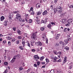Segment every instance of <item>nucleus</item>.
<instances>
[{"label":"nucleus","instance_id":"nucleus-1","mask_svg":"<svg viewBox=\"0 0 73 73\" xmlns=\"http://www.w3.org/2000/svg\"><path fill=\"white\" fill-rule=\"evenodd\" d=\"M37 32H36L35 33H33L32 34L31 38L33 40H36L37 39V37L36 36Z\"/></svg>","mask_w":73,"mask_h":73},{"label":"nucleus","instance_id":"nucleus-2","mask_svg":"<svg viewBox=\"0 0 73 73\" xmlns=\"http://www.w3.org/2000/svg\"><path fill=\"white\" fill-rule=\"evenodd\" d=\"M67 37L68 38L64 40V42H66V44L68 43V41L71 40V38H70V35H68Z\"/></svg>","mask_w":73,"mask_h":73},{"label":"nucleus","instance_id":"nucleus-3","mask_svg":"<svg viewBox=\"0 0 73 73\" xmlns=\"http://www.w3.org/2000/svg\"><path fill=\"white\" fill-rule=\"evenodd\" d=\"M16 19H20L21 17V15L17 13L16 15Z\"/></svg>","mask_w":73,"mask_h":73},{"label":"nucleus","instance_id":"nucleus-4","mask_svg":"<svg viewBox=\"0 0 73 73\" xmlns=\"http://www.w3.org/2000/svg\"><path fill=\"white\" fill-rule=\"evenodd\" d=\"M36 45H37V46H41L42 45V43L39 41L38 42H36Z\"/></svg>","mask_w":73,"mask_h":73},{"label":"nucleus","instance_id":"nucleus-5","mask_svg":"<svg viewBox=\"0 0 73 73\" xmlns=\"http://www.w3.org/2000/svg\"><path fill=\"white\" fill-rule=\"evenodd\" d=\"M34 58L35 59L36 61H37L38 60V59L40 58V57L37 55H35L34 56Z\"/></svg>","mask_w":73,"mask_h":73},{"label":"nucleus","instance_id":"nucleus-6","mask_svg":"<svg viewBox=\"0 0 73 73\" xmlns=\"http://www.w3.org/2000/svg\"><path fill=\"white\" fill-rule=\"evenodd\" d=\"M47 14H48V13L47 12V11H46V10L44 11L42 13V15L44 16L46 15Z\"/></svg>","mask_w":73,"mask_h":73},{"label":"nucleus","instance_id":"nucleus-7","mask_svg":"<svg viewBox=\"0 0 73 73\" xmlns=\"http://www.w3.org/2000/svg\"><path fill=\"white\" fill-rule=\"evenodd\" d=\"M60 36V35L58 34H57L56 35L55 37L56 40H58V38H59Z\"/></svg>","mask_w":73,"mask_h":73},{"label":"nucleus","instance_id":"nucleus-8","mask_svg":"<svg viewBox=\"0 0 73 73\" xmlns=\"http://www.w3.org/2000/svg\"><path fill=\"white\" fill-rule=\"evenodd\" d=\"M67 21L68 23H69L70 24L72 23V22H73V19H69Z\"/></svg>","mask_w":73,"mask_h":73},{"label":"nucleus","instance_id":"nucleus-9","mask_svg":"<svg viewBox=\"0 0 73 73\" xmlns=\"http://www.w3.org/2000/svg\"><path fill=\"white\" fill-rule=\"evenodd\" d=\"M57 11L58 12H59L60 13H61V12L62 11V8L61 7L60 9H57Z\"/></svg>","mask_w":73,"mask_h":73},{"label":"nucleus","instance_id":"nucleus-10","mask_svg":"<svg viewBox=\"0 0 73 73\" xmlns=\"http://www.w3.org/2000/svg\"><path fill=\"white\" fill-rule=\"evenodd\" d=\"M25 40L24 39L23 40L22 44L24 47L25 46Z\"/></svg>","mask_w":73,"mask_h":73},{"label":"nucleus","instance_id":"nucleus-11","mask_svg":"<svg viewBox=\"0 0 73 73\" xmlns=\"http://www.w3.org/2000/svg\"><path fill=\"white\" fill-rule=\"evenodd\" d=\"M66 59H67V57H66V56L64 57V60L63 61V63H65V62H66V61H67V60H66Z\"/></svg>","mask_w":73,"mask_h":73},{"label":"nucleus","instance_id":"nucleus-12","mask_svg":"<svg viewBox=\"0 0 73 73\" xmlns=\"http://www.w3.org/2000/svg\"><path fill=\"white\" fill-rule=\"evenodd\" d=\"M8 21H5L4 24L5 26L6 27L7 26V25H8Z\"/></svg>","mask_w":73,"mask_h":73},{"label":"nucleus","instance_id":"nucleus-13","mask_svg":"<svg viewBox=\"0 0 73 73\" xmlns=\"http://www.w3.org/2000/svg\"><path fill=\"white\" fill-rule=\"evenodd\" d=\"M19 21L21 22L22 23H23V22H24V21H25L24 19H21L20 18L19 19Z\"/></svg>","mask_w":73,"mask_h":73},{"label":"nucleus","instance_id":"nucleus-14","mask_svg":"<svg viewBox=\"0 0 73 73\" xmlns=\"http://www.w3.org/2000/svg\"><path fill=\"white\" fill-rule=\"evenodd\" d=\"M19 56H20L19 54L17 55L16 56H14L13 58H14L16 60V58H18L19 57Z\"/></svg>","mask_w":73,"mask_h":73},{"label":"nucleus","instance_id":"nucleus-15","mask_svg":"<svg viewBox=\"0 0 73 73\" xmlns=\"http://www.w3.org/2000/svg\"><path fill=\"white\" fill-rule=\"evenodd\" d=\"M15 60H16V59L13 58L12 60H11V62L13 63V62H14V61H15Z\"/></svg>","mask_w":73,"mask_h":73},{"label":"nucleus","instance_id":"nucleus-16","mask_svg":"<svg viewBox=\"0 0 73 73\" xmlns=\"http://www.w3.org/2000/svg\"><path fill=\"white\" fill-rule=\"evenodd\" d=\"M54 14H55L56 12H57V9H56V8H54Z\"/></svg>","mask_w":73,"mask_h":73},{"label":"nucleus","instance_id":"nucleus-17","mask_svg":"<svg viewBox=\"0 0 73 73\" xmlns=\"http://www.w3.org/2000/svg\"><path fill=\"white\" fill-rule=\"evenodd\" d=\"M36 7L37 8H39L40 7V4L38 3L36 5Z\"/></svg>","mask_w":73,"mask_h":73},{"label":"nucleus","instance_id":"nucleus-18","mask_svg":"<svg viewBox=\"0 0 73 73\" xmlns=\"http://www.w3.org/2000/svg\"><path fill=\"white\" fill-rule=\"evenodd\" d=\"M66 21H67L66 19H63L62 21V23H64H64H65L66 22Z\"/></svg>","mask_w":73,"mask_h":73},{"label":"nucleus","instance_id":"nucleus-19","mask_svg":"<svg viewBox=\"0 0 73 73\" xmlns=\"http://www.w3.org/2000/svg\"><path fill=\"white\" fill-rule=\"evenodd\" d=\"M17 32L19 35H21V32L19 30H17Z\"/></svg>","mask_w":73,"mask_h":73},{"label":"nucleus","instance_id":"nucleus-20","mask_svg":"<svg viewBox=\"0 0 73 73\" xmlns=\"http://www.w3.org/2000/svg\"><path fill=\"white\" fill-rule=\"evenodd\" d=\"M51 27H52V25L50 24H48L47 26V28H49L50 29L51 28Z\"/></svg>","mask_w":73,"mask_h":73},{"label":"nucleus","instance_id":"nucleus-21","mask_svg":"<svg viewBox=\"0 0 73 73\" xmlns=\"http://www.w3.org/2000/svg\"><path fill=\"white\" fill-rule=\"evenodd\" d=\"M19 48L21 50H23L24 49V48L21 46H19Z\"/></svg>","mask_w":73,"mask_h":73},{"label":"nucleus","instance_id":"nucleus-22","mask_svg":"<svg viewBox=\"0 0 73 73\" xmlns=\"http://www.w3.org/2000/svg\"><path fill=\"white\" fill-rule=\"evenodd\" d=\"M65 25V26H66V27H68V26H70V23H68L66 24Z\"/></svg>","mask_w":73,"mask_h":73},{"label":"nucleus","instance_id":"nucleus-23","mask_svg":"<svg viewBox=\"0 0 73 73\" xmlns=\"http://www.w3.org/2000/svg\"><path fill=\"white\" fill-rule=\"evenodd\" d=\"M41 12L38 11L36 15H38V16H40V15H41Z\"/></svg>","mask_w":73,"mask_h":73},{"label":"nucleus","instance_id":"nucleus-24","mask_svg":"<svg viewBox=\"0 0 73 73\" xmlns=\"http://www.w3.org/2000/svg\"><path fill=\"white\" fill-rule=\"evenodd\" d=\"M5 19V18L4 17V16H2L1 17V21H3V20H4Z\"/></svg>","mask_w":73,"mask_h":73},{"label":"nucleus","instance_id":"nucleus-25","mask_svg":"<svg viewBox=\"0 0 73 73\" xmlns=\"http://www.w3.org/2000/svg\"><path fill=\"white\" fill-rule=\"evenodd\" d=\"M25 36L26 37H27V38L29 37V35L27 33H25Z\"/></svg>","mask_w":73,"mask_h":73},{"label":"nucleus","instance_id":"nucleus-26","mask_svg":"<svg viewBox=\"0 0 73 73\" xmlns=\"http://www.w3.org/2000/svg\"><path fill=\"white\" fill-rule=\"evenodd\" d=\"M53 52L54 54H56V55H57V54H58V52H57V51H54Z\"/></svg>","mask_w":73,"mask_h":73},{"label":"nucleus","instance_id":"nucleus-27","mask_svg":"<svg viewBox=\"0 0 73 73\" xmlns=\"http://www.w3.org/2000/svg\"><path fill=\"white\" fill-rule=\"evenodd\" d=\"M65 49H66L67 50H69V48L68 47V46H66L64 48Z\"/></svg>","mask_w":73,"mask_h":73},{"label":"nucleus","instance_id":"nucleus-28","mask_svg":"<svg viewBox=\"0 0 73 73\" xmlns=\"http://www.w3.org/2000/svg\"><path fill=\"white\" fill-rule=\"evenodd\" d=\"M12 13H11V14H9V18L10 19H12V15H12Z\"/></svg>","mask_w":73,"mask_h":73},{"label":"nucleus","instance_id":"nucleus-29","mask_svg":"<svg viewBox=\"0 0 73 73\" xmlns=\"http://www.w3.org/2000/svg\"><path fill=\"white\" fill-rule=\"evenodd\" d=\"M64 42H62V41H60L59 42L60 44V45H61V44H62V45H63V44H64Z\"/></svg>","mask_w":73,"mask_h":73},{"label":"nucleus","instance_id":"nucleus-30","mask_svg":"<svg viewBox=\"0 0 73 73\" xmlns=\"http://www.w3.org/2000/svg\"><path fill=\"white\" fill-rule=\"evenodd\" d=\"M29 23L30 24H31V23H32V19H29Z\"/></svg>","mask_w":73,"mask_h":73},{"label":"nucleus","instance_id":"nucleus-31","mask_svg":"<svg viewBox=\"0 0 73 73\" xmlns=\"http://www.w3.org/2000/svg\"><path fill=\"white\" fill-rule=\"evenodd\" d=\"M64 15L65 14L64 13H61L60 16H61V17H62L63 16H64Z\"/></svg>","mask_w":73,"mask_h":73},{"label":"nucleus","instance_id":"nucleus-32","mask_svg":"<svg viewBox=\"0 0 73 73\" xmlns=\"http://www.w3.org/2000/svg\"><path fill=\"white\" fill-rule=\"evenodd\" d=\"M68 30V29L67 28H64V29L63 30V31L64 32H66L67 31V30Z\"/></svg>","mask_w":73,"mask_h":73},{"label":"nucleus","instance_id":"nucleus-33","mask_svg":"<svg viewBox=\"0 0 73 73\" xmlns=\"http://www.w3.org/2000/svg\"><path fill=\"white\" fill-rule=\"evenodd\" d=\"M54 59V60H55V61H56V60H58V58H57V57H55Z\"/></svg>","mask_w":73,"mask_h":73},{"label":"nucleus","instance_id":"nucleus-34","mask_svg":"<svg viewBox=\"0 0 73 73\" xmlns=\"http://www.w3.org/2000/svg\"><path fill=\"white\" fill-rule=\"evenodd\" d=\"M13 13H15V14H16V13L17 14V13H19V11H14Z\"/></svg>","mask_w":73,"mask_h":73},{"label":"nucleus","instance_id":"nucleus-35","mask_svg":"<svg viewBox=\"0 0 73 73\" xmlns=\"http://www.w3.org/2000/svg\"><path fill=\"white\" fill-rule=\"evenodd\" d=\"M44 59V57L42 56L40 57V60H42Z\"/></svg>","mask_w":73,"mask_h":73},{"label":"nucleus","instance_id":"nucleus-36","mask_svg":"<svg viewBox=\"0 0 73 73\" xmlns=\"http://www.w3.org/2000/svg\"><path fill=\"white\" fill-rule=\"evenodd\" d=\"M54 73V70H52L50 71V73Z\"/></svg>","mask_w":73,"mask_h":73},{"label":"nucleus","instance_id":"nucleus-37","mask_svg":"<svg viewBox=\"0 0 73 73\" xmlns=\"http://www.w3.org/2000/svg\"><path fill=\"white\" fill-rule=\"evenodd\" d=\"M6 38H7V39H8V40H11V39L12 38H11V37L8 36L7 37H6Z\"/></svg>","mask_w":73,"mask_h":73},{"label":"nucleus","instance_id":"nucleus-38","mask_svg":"<svg viewBox=\"0 0 73 73\" xmlns=\"http://www.w3.org/2000/svg\"><path fill=\"white\" fill-rule=\"evenodd\" d=\"M44 29H45V28H43L42 27H41L40 30L42 31H43Z\"/></svg>","mask_w":73,"mask_h":73},{"label":"nucleus","instance_id":"nucleus-39","mask_svg":"<svg viewBox=\"0 0 73 73\" xmlns=\"http://www.w3.org/2000/svg\"><path fill=\"white\" fill-rule=\"evenodd\" d=\"M43 38V39H44V38H46V35L45 34H44L43 35V36L42 37Z\"/></svg>","mask_w":73,"mask_h":73},{"label":"nucleus","instance_id":"nucleus-40","mask_svg":"<svg viewBox=\"0 0 73 73\" xmlns=\"http://www.w3.org/2000/svg\"><path fill=\"white\" fill-rule=\"evenodd\" d=\"M59 45V44L58 43H55V46H58Z\"/></svg>","mask_w":73,"mask_h":73},{"label":"nucleus","instance_id":"nucleus-41","mask_svg":"<svg viewBox=\"0 0 73 73\" xmlns=\"http://www.w3.org/2000/svg\"><path fill=\"white\" fill-rule=\"evenodd\" d=\"M61 8L60 6H58L56 7V9H59L60 8Z\"/></svg>","mask_w":73,"mask_h":73},{"label":"nucleus","instance_id":"nucleus-42","mask_svg":"<svg viewBox=\"0 0 73 73\" xmlns=\"http://www.w3.org/2000/svg\"><path fill=\"white\" fill-rule=\"evenodd\" d=\"M46 44H48V38H46Z\"/></svg>","mask_w":73,"mask_h":73},{"label":"nucleus","instance_id":"nucleus-43","mask_svg":"<svg viewBox=\"0 0 73 73\" xmlns=\"http://www.w3.org/2000/svg\"><path fill=\"white\" fill-rule=\"evenodd\" d=\"M4 65H8V62H5L4 63Z\"/></svg>","mask_w":73,"mask_h":73},{"label":"nucleus","instance_id":"nucleus-44","mask_svg":"<svg viewBox=\"0 0 73 73\" xmlns=\"http://www.w3.org/2000/svg\"><path fill=\"white\" fill-rule=\"evenodd\" d=\"M36 21L38 24H40V23H39L40 22V20H36Z\"/></svg>","mask_w":73,"mask_h":73},{"label":"nucleus","instance_id":"nucleus-45","mask_svg":"<svg viewBox=\"0 0 73 73\" xmlns=\"http://www.w3.org/2000/svg\"><path fill=\"white\" fill-rule=\"evenodd\" d=\"M23 69V68L22 67H20L19 69V70H22Z\"/></svg>","mask_w":73,"mask_h":73},{"label":"nucleus","instance_id":"nucleus-46","mask_svg":"<svg viewBox=\"0 0 73 73\" xmlns=\"http://www.w3.org/2000/svg\"><path fill=\"white\" fill-rule=\"evenodd\" d=\"M46 62H49V59L48 58L46 59Z\"/></svg>","mask_w":73,"mask_h":73},{"label":"nucleus","instance_id":"nucleus-47","mask_svg":"<svg viewBox=\"0 0 73 73\" xmlns=\"http://www.w3.org/2000/svg\"><path fill=\"white\" fill-rule=\"evenodd\" d=\"M50 23L52 25H55V23L53 22H51Z\"/></svg>","mask_w":73,"mask_h":73},{"label":"nucleus","instance_id":"nucleus-48","mask_svg":"<svg viewBox=\"0 0 73 73\" xmlns=\"http://www.w3.org/2000/svg\"><path fill=\"white\" fill-rule=\"evenodd\" d=\"M57 61L59 62H61V59H58L57 60Z\"/></svg>","mask_w":73,"mask_h":73},{"label":"nucleus","instance_id":"nucleus-49","mask_svg":"<svg viewBox=\"0 0 73 73\" xmlns=\"http://www.w3.org/2000/svg\"><path fill=\"white\" fill-rule=\"evenodd\" d=\"M11 42H10V41H9L8 42V44L9 45H11Z\"/></svg>","mask_w":73,"mask_h":73},{"label":"nucleus","instance_id":"nucleus-50","mask_svg":"<svg viewBox=\"0 0 73 73\" xmlns=\"http://www.w3.org/2000/svg\"><path fill=\"white\" fill-rule=\"evenodd\" d=\"M46 22H45V21L44 20H43V21L42 20L41 21L42 23H44L45 24V23Z\"/></svg>","mask_w":73,"mask_h":73},{"label":"nucleus","instance_id":"nucleus-51","mask_svg":"<svg viewBox=\"0 0 73 73\" xmlns=\"http://www.w3.org/2000/svg\"><path fill=\"white\" fill-rule=\"evenodd\" d=\"M12 42H14V41H16V39H13V40H12Z\"/></svg>","mask_w":73,"mask_h":73},{"label":"nucleus","instance_id":"nucleus-52","mask_svg":"<svg viewBox=\"0 0 73 73\" xmlns=\"http://www.w3.org/2000/svg\"><path fill=\"white\" fill-rule=\"evenodd\" d=\"M40 62H39L38 61L37 62V64L38 66H39V65H40Z\"/></svg>","mask_w":73,"mask_h":73},{"label":"nucleus","instance_id":"nucleus-53","mask_svg":"<svg viewBox=\"0 0 73 73\" xmlns=\"http://www.w3.org/2000/svg\"><path fill=\"white\" fill-rule=\"evenodd\" d=\"M58 73H62V71L61 70H60L58 71Z\"/></svg>","mask_w":73,"mask_h":73},{"label":"nucleus","instance_id":"nucleus-54","mask_svg":"<svg viewBox=\"0 0 73 73\" xmlns=\"http://www.w3.org/2000/svg\"><path fill=\"white\" fill-rule=\"evenodd\" d=\"M7 72H8V71L7 70H6L4 72H3V73H7Z\"/></svg>","mask_w":73,"mask_h":73},{"label":"nucleus","instance_id":"nucleus-55","mask_svg":"<svg viewBox=\"0 0 73 73\" xmlns=\"http://www.w3.org/2000/svg\"><path fill=\"white\" fill-rule=\"evenodd\" d=\"M73 8V5H71L69 7L70 8Z\"/></svg>","mask_w":73,"mask_h":73},{"label":"nucleus","instance_id":"nucleus-56","mask_svg":"<svg viewBox=\"0 0 73 73\" xmlns=\"http://www.w3.org/2000/svg\"><path fill=\"white\" fill-rule=\"evenodd\" d=\"M34 66H35V67H37V65L36 64H34Z\"/></svg>","mask_w":73,"mask_h":73},{"label":"nucleus","instance_id":"nucleus-57","mask_svg":"<svg viewBox=\"0 0 73 73\" xmlns=\"http://www.w3.org/2000/svg\"><path fill=\"white\" fill-rule=\"evenodd\" d=\"M18 39H21V37L20 36H19L18 37Z\"/></svg>","mask_w":73,"mask_h":73},{"label":"nucleus","instance_id":"nucleus-58","mask_svg":"<svg viewBox=\"0 0 73 73\" xmlns=\"http://www.w3.org/2000/svg\"><path fill=\"white\" fill-rule=\"evenodd\" d=\"M13 29L14 31H16V28L15 27H13Z\"/></svg>","mask_w":73,"mask_h":73},{"label":"nucleus","instance_id":"nucleus-59","mask_svg":"<svg viewBox=\"0 0 73 73\" xmlns=\"http://www.w3.org/2000/svg\"><path fill=\"white\" fill-rule=\"evenodd\" d=\"M30 10L31 11H33V7H31L30 8Z\"/></svg>","mask_w":73,"mask_h":73},{"label":"nucleus","instance_id":"nucleus-60","mask_svg":"<svg viewBox=\"0 0 73 73\" xmlns=\"http://www.w3.org/2000/svg\"><path fill=\"white\" fill-rule=\"evenodd\" d=\"M35 13L34 12H32L31 13V15H34V14H35Z\"/></svg>","mask_w":73,"mask_h":73},{"label":"nucleus","instance_id":"nucleus-61","mask_svg":"<svg viewBox=\"0 0 73 73\" xmlns=\"http://www.w3.org/2000/svg\"><path fill=\"white\" fill-rule=\"evenodd\" d=\"M17 44H19V43H20V41H19V40H17L16 42Z\"/></svg>","mask_w":73,"mask_h":73},{"label":"nucleus","instance_id":"nucleus-62","mask_svg":"<svg viewBox=\"0 0 73 73\" xmlns=\"http://www.w3.org/2000/svg\"><path fill=\"white\" fill-rule=\"evenodd\" d=\"M27 46H28L29 47H30V48H31V46H30V44L29 43H28V44H27Z\"/></svg>","mask_w":73,"mask_h":73},{"label":"nucleus","instance_id":"nucleus-63","mask_svg":"<svg viewBox=\"0 0 73 73\" xmlns=\"http://www.w3.org/2000/svg\"><path fill=\"white\" fill-rule=\"evenodd\" d=\"M54 2L55 4H56L57 3V0H55L54 1Z\"/></svg>","mask_w":73,"mask_h":73},{"label":"nucleus","instance_id":"nucleus-64","mask_svg":"<svg viewBox=\"0 0 73 73\" xmlns=\"http://www.w3.org/2000/svg\"><path fill=\"white\" fill-rule=\"evenodd\" d=\"M58 53L60 55H61V54H62V52H58Z\"/></svg>","mask_w":73,"mask_h":73}]
</instances>
